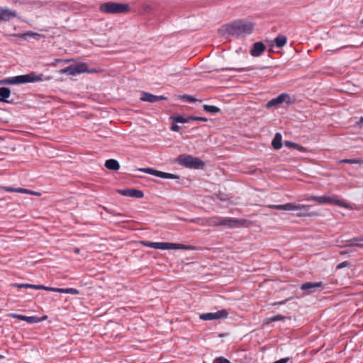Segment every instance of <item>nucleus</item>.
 Here are the masks:
<instances>
[{"label":"nucleus","mask_w":363,"mask_h":363,"mask_svg":"<svg viewBox=\"0 0 363 363\" xmlns=\"http://www.w3.org/2000/svg\"><path fill=\"white\" fill-rule=\"evenodd\" d=\"M24 189L23 188H16V192L18 193H23Z\"/></svg>","instance_id":"obj_50"},{"label":"nucleus","mask_w":363,"mask_h":363,"mask_svg":"<svg viewBox=\"0 0 363 363\" xmlns=\"http://www.w3.org/2000/svg\"><path fill=\"white\" fill-rule=\"evenodd\" d=\"M62 293L72 294V295H77L79 294V291L77 289H74V288H65V289L62 288Z\"/></svg>","instance_id":"obj_31"},{"label":"nucleus","mask_w":363,"mask_h":363,"mask_svg":"<svg viewBox=\"0 0 363 363\" xmlns=\"http://www.w3.org/2000/svg\"><path fill=\"white\" fill-rule=\"evenodd\" d=\"M182 99H186L189 102H193V101H196V99L194 98H193L192 96H191L189 95H186V94L182 96Z\"/></svg>","instance_id":"obj_38"},{"label":"nucleus","mask_w":363,"mask_h":363,"mask_svg":"<svg viewBox=\"0 0 363 363\" xmlns=\"http://www.w3.org/2000/svg\"><path fill=\"white\" fill-rule=\"evenodd\" d=\"M15 36H18V37H20L22 38H26V37L29 36V37H32V38L38 39L40 37V35L37 33L27 32V33H25L23 34H16V35H15Z\"/></svg>","instance_id":"obj_28"},{"label":"nucleus","mask_w":363,"mask_h":363,"mask_svg":"<svg viewBox=\"0 0 363 363\" xmlns=\"http://www.w3.org/2000/svg\"><path fill=\"white\" fill-rule=\"evenodd\" d=\"M47 79H49V78H45L43 74H36L34 72H30L27 74L18 75L16 77L3 79L0 80V84H21L26 83H33Z\"/></svg>","instance_id":"obj_3"},{"label":"nucleus","mask_w":363,"mask_h":363,"mask_svg":"<svg viewBox=\"0 0 363 363\" xmlns=\"http://www.w3.org/2000/svg\"><path fill=\"white\" fill-rule=\"evenodd\" d=\"M203 110L208 113H216L220 111V108L216 106L204 105Z\"/></svg>","instance_id":"obj_27"},{"label":"nucleus","mask_w":363,"mask_h":363,"mask_svg":"<svg viewBox=\"0 0 363 363\" xmlns=\"http://www.w3.org/2000/svg\"><path fill=\"white\" fill-rule=\"evenodd\" d=\"M286 302V300H284V301H280V302L274 303H273V305L274 306L282 305V304H284Z\"/></svg>","instance_id":"obj_49"},{"label":"nucleus","mask_w":363,"mask_h":363,"mask_svg":"<svg viewBox=\"0 0 363 363\" xmlns=\"http://www.w3.org/2000/svg\"><path fill=\"white\" fill-rule=\"evenodd\" d=\"M131 10L128 4L108 1L103 3L99 6V11L106 14L116 15L129 13Z\"/></svg>","instance_id":"obj_4"},{"label":"nucleus","mask_w":363,"mask_h":363,"mask_svg":"<svg viewBox=\"0 0 363 363\" xmlns=\"http://www.w3.org/2000/svg\"><path fill=\"white\" fill-rule=\"evenodd\" d=\"M228 312L225 310H220L213 313H206L201 314L200 315V318L203 320H217L220 318H225L228 316Z\"/></svg>","instance_id":"obj_8"},{"label":"nucleus","mask_w":363,"mask_h":363,"mask_svg":"<svg viewBox=\"0 0 363 363\" xmlns=\"http://www.w3.org/2000/svg\"><path fill=\"white\" fill-rule=\"evenodd\" d=\"M118 193L123 196L137 199H141L144 196V194L142 191L134 189H125L118 190Z\"/></svg>","instance_id":"obj_10"},{"label":"nucleus","mask_w":363,"mask_h":363,"mask_svg":"<svg viewBox=\"0 0 363 363\" xmlns=\"http://www.w3.org/2000/svg\"><path fill=\"white\" fill-rule=\"evenodd\" d=\"M348 265V262H341L339 264H337V269H342L343 267H345Z\"/></svg>","instance_id":"obj_43"},{"label":"nucleus","mask_w":363,"mask_h":363,"mask_svg":"<svg viewBox=\"0 0 363 363\" xmlns=\"http://www.w3.org/2000/svg\"><path fill=\"white\" fill-rule=\"evenodd\" d=\"M281 139L282 136L280 133H277L275 134L272 142V145L275 150H279L282 147Z\"/></svg>","instance_id":"obj_21"},{"label":"nucleus","mask_w":363,"mask_h":363,"mask_svg":"<svg viewBox=\"0 0 363 363\" xmlns=\"http://www.w3.org/2000/svg\"><path fill=\"white\" fill-rule=\"evenodd\" d=\"M223 217L215 216L209 220V225L212 226H222Z\"/></svg>","instance_id":"obj_24"},{"label":"nucleus","mask_w":363,"mask_h":363,"mask_svg":"<svg viewBox=\"0 0 363 363\" xmlns=\"http://www.w3.org/2000/svg\"><path fill=\"white\" fill-rule=\"evenodd\" d=\"M8 316L13 318L19 319L21 320L26 321L30 324L40 323L43 320V318H40L36 316H26V315H19V314H16V313H9L8 315Z\"/></svg>","instance_id":"obj_11"},{"label":"nucleus","mask_w":363,"mask_h":363,"mask_svg":"<svg viewBox=\"0 0 363 363\" xmlns=\"http://www.w3.org/2000/svg\"><path fill=\"white\" fill-rule=\"evenodd\" d=\"M359 124H363V117H361L359 121L358 122Z\"/></svg>","instance_id":"obj_52"},{"label":"nucleus","mask_w":363,"mask_h":363,"mask_svg":"<svg viewBox=\"0 0 363 363\" xmlns=\"http://www.w3.org/2000/svg\"><path fill=\"white\" fill-rule=\"evenodd\" d=\"M350 241L362 242L363 236L359 237V238H354L351 239Z\"/></svg>","instance_id":"obj_47"},{"label":"nucleus","mask_w":363,"mask_h":363,"mask_svg":"<svg viewBox=\"0 0 363 363\" xmlns=\"http://www.w3.org/2000/svg\"><path fill=\"white\" fill-rule=\"evenodd\" d=\"M354 247H345V249H347L344 253H349V252H355L356 250L354 249Z\"/></svg>","instance_id":"obj_44"},{"label":"nucleus","mask_w":363,"mask_h":363,"mask_svg":"<svg viewBox=\"0 0 363 363\" xmlns=\"http://www.w3.org/2000/svg\"><path fill=\"white\" fill-rule=\"evenodd\" d=\"M349 242H350V244L345 245L342 246V247H358L363 249V244L355 243L356 241H350V240H349Z\"/></svg>","instance_id":"obj_33"},{"label":"nucleus","mask_w":363,"mask_h":363,"mask_svg":"<svg viewBox=\"0 0 363 363\" xmlns=\"http://www.w3.org/2000/svg\"><path fill=\"white\" fill-rule=\"evenodd\" d=\"M284 102H286L287 104L291 103V97L289 94L283 93L279 94L277 97L274 98L269 101L267 104V107L270 108L274 106L281 104Z\"/></svg>","instance_id":"obj_9"},{"label":"nucleus","mask_w":363,"mask_h":363,"mask_svg":"<svg viewBox=\"0 0 363 363\" xmlns=\"http://www.w3.org/2000/svg\"><path fill=\"white\" fill-rule=\"evenodd\" d=\"M274 42L278 48L283 47L286 43V37L284 35H278Z\"/></svg>","instance_id":"obj_25"},{"label":"nucleus","mask_w":363,"mask_h":363,"mask_svg":"<svg viewBox=\"0 0 363 363\" xmlns=\"http://www.w3.org/2000/svg\"><path fill=\"white\" fill-rule=\"evenodd\" d=\"M16 288H24V289H41L42 285H35V284H13L12 285Z\"/></svg>","instance_id":"obj_23"},{"label":"nucleus","mask_w":363,"mask_h":363,"mask_svg":"<svg viewBox=\"0 0 363 363\" xmlns=\"http://www.w3.org/2000/svg\"><path fill=\"white\" fill-rule=\"evenodd\" d=\"M179 129H180V127L179 125H177L176 124H172V128H171V130L172 131L177 132V131H179Z\"/></svg>","instance_id":"obj_45"},{"label":"nucleus","mask_w":363,"mask_h":363,"mask_svg":"<svg viewBox=\"0 0 363 363\" xmlns=\"http://www.w3.org/2000/svg\"><path fill=\"white\" fill-rule=\"evenodd\" d=\"M213 363H230L229 360L224 357H217L213 360Z\"/></svg>","instance_id":"obj_35"},{"label":"nucleus","mask_w":363,"mask_h":363,"mask_svg":"<svg viewBox=\"0 0 363 363\" xmlns=\"http://www.w3.org/2000/svg\"><path fill=\"white\" fill-rule=\"evenodd\" d=\"M284 145L286 147H292L294 149H296L298 150H302L303 149V147L300 146L299 145L294 143L293 142L289 141V140H286L284 142Z\"/></svg>","instance_id":"obj_30"},{"label":"nucleus","mask_w":363,"mask_h":363,"mask_svg":"<svg viewBox=\"0 0 363 363\" xmlns=\"http://www.w3.org/2000/svg\"><path fill=\"white\" fill-rule=\"evenodd\" d=\"M138 170L140 172H145V173H147L151 175L156 176L160 178H162V174L164 172L162 171L156 170L152 168H141V169H139Z\"/></svg>","instance_id":"obj_22"},{"label":"nucleus","mask_w":363,"mask_h":363,"mask_svg":"<svg viewBox=\"0 0 363 363\" xmlns=\"http://www.w3.org/2000/svg\"><path fill=\"white\" fill-rule=\"evenodd\" d=\"M167 97L164 96H157L152 94L143 91L140 96V100L149 103H155L161 100H165Z\"/></svg>","instance_id":"obj_13"},{"label":"nucleus","mask_w":363,"mask_h":363,"mask_svg":"<svg viewBox=\"0 0 363 363\" xmlns=\"http://www.w3.org/2000/svg\"><path fill=\"white\" fill-rule=\"evenodd\" d=\"M4 190L8 192H16V188H13L10 186L4 187Z\"/></svg>","instance_id":"obj_41"},{"label":"nucleus","mask_w":363,"mask_h":363,"mask_svg":"<svg viewBox=\"0 0 363 363\" xmlns=\"http://www.w3.org/2000/svg\"><path fill=\"white\" fill-rule=\"evenodd\" d=\"M322 286V282H306L301 286V289L306 291L308 294L315 291V289L319 288Z\"/></svg>","instance_id":"obj_15"},{"label":"nucleus","mask_w":363,"mask_h":363,"mask_svg":"<svg viewBox=\"0 0 363 363\" xmlns=\"http://www.w3.org/2000/svg\"><path fill=\"white\" fill-rule=\"evenodd\" d=\"M331 203L338 206L348 208V204L346 203L343 200L337 199L333 196H325V203Z\"/></svg>","instance_id":"obj_17"},{"label":"nucleus","mask_w":363,"mask_h":363,"mask_svg":"<svg viewBox=\"0 0 363 363\" xmlns=\"http://www.w3.org/2000/svg\"><path fill=\"white\" fill-rule=\"evenodd\" d=\"M289 361V357L282 358L277 361L274 362L273 363H287Z\"/></svg>","instance_id":"obj_40"},{"label":"nucleus","mask_w":363,"mask_h":363,"mask_svg":"<svg viewBox=\"0 0 363 363\" xmlns=\"http://www.w3.org/2000/svg\"><path fill=\"white\" fill-rule=\"evenodd\" d=\"M315 201H317L320 204L325 203V196H317L314 198Z\"/></svg>","instance_id":"obj_37"},{"label":"nucleus","mask_w":363,"mask_h":363,"mask_svg":"<svg viewBox=\"0 0 363 363\" xmlns=\"http://www.w3.org/2000/svg\"><path fill=\"white\" fill-rule=\"evenodd\" d=\"M191 118H192L191 121H203V122L207 121V118H204V117L191 116Z\"/></svg>","instance_id":"obj_39"},{"label":"nucleus","mask_w":363,"mask_h":363,"mask_svg":"<svg viewBox=\"0 0 363 363\" xmlns=\"http://www.w3.org/2000/svg\"><path fill=\"white\" fill-rule=\"evenodd\" d=\"M165 250H192L193 247L179 243L166 242Z\"/></svg>","instance_id":"obj_16"},{"label":"nucleus","mask_w":363,"mask_h":363,"mask_svg":"<svg viewBox=\"0 0 363 363\" xmlns=\"http://www.w3.org/2000/svg\"><path fill=\"white\" fill-rule=\"evenodd\" d=\"M177 162L180 165L187 168L201 169L204 166L203 161L189 155H180L177 159Z\"/></svg>","instance_id":"obj_5"},{"label":"nucleus","mask_w":363,"mask_h":363,"mask_svg":"<svg viewBox=\"0 0 363 363\" xmlns=\"http://www.w3.org/2000/svg\"><path fill=\"white\" fill-rule=\"evenodd\" d=\"M266 47L262 42H257L253 45L250 50V55L253 57H259L265 50Z\"/></svg>","instance_id":"obj_14"},{"label":"nucleus","mask_w":363,"mask_h":363,"mask_svg":"<svg viewBox=\"0 0 363 363\" xmlns=\"http://www.w3.org/2000/svg\"><path fill=\"white\" fill-rule=\"evenodd\" d=\"M313 198H316V196H306V197L301 199V201H315V199H313Z\"/></svg>","instance_id":"obj_42"},{"label":"nucleus","mask_w":363,"mask_h":363,"mask_svg":"<svg viewBox=\"0 0 363 363\" xmlns=\"http://www.w3.org/2000/svg\"><path fill=\"white\" fill-rule=\"evenodd\" d=\"M311 205L298 204L295 203H286L285 204L268 205L267 208L279 211H296L295 216L297 217H311L316 215L313 212L309 211Z\"/></svg>","instance_id":"obj_2"},{"label":"nucleus","mask_w":363,"mask_h":363,"mask_svg":"<svg viewBox=\"0 0 363 363\" xmlns=\"http://www.w3.org/2000/svg\"><path fill=\"white\" fill-rule=\"evenodd\" d=\"M223 29L228 35L237 37L252 33L254 24L244 20H237L230 24L225 25Z\"/></svg>","instance_id":"obj_1"},{"label":"nucleus","mask_w":363,"mask_h":363,"mask_svg":"<svg viewBox=\"0 0 363 363\" xmlns=\"http://www.w3.org/2000/svg\"><path fill=\"white\" fill-rule=\"evenodd\" d=\"M340 162L347 163V164H357V163H359V161L357 160L344 159V160H340Z\"/></svg>","instance_id":"obj_36"},{"label":"nucleus","mask_w":363,"mask_h":363,"mask_svg":"<svg viewBox=\"0 0 363 363\" xmlns=\"http://www.w3.org/2000/svg\"><path fill=\"white\" fill-rule=\"evenodd\" d=\"M16 16L17 13L16 11L10 10L8 8L0 7V21H9Z\"/></svg>","instance_id":"obj_12"},{"label":"nucleus","mask_w":363,"mask_h":363,"mask_svg":"<svg viewBox=\"0 0 363 363\" xmlns=\"http://www.w3.org/2000/svg\"><path fill=\"white\" fill-rule=\"evenodd\" d=\"M143 244L153 249L165 250L166 247V242H145Z\"/></svg>","instance_id":"obj_20"},{"label":"nucleus","mask_w":363,"mask_h":363,"mask_svg":"<svg viewBox=\"0 0 363 363\" xmlns=\"http://www.w3.org/2000/svg\"><path fill=\"white\" fill-rule=\"evenodd\" d=\"M250 223V221L244 219L240 220L233 218H223L222 226L234 228L241 226H247Z\"/></svg>","instance_id":"obj_7"},{"label":"nucleus","mask_w":363,"mask_h":363,"mask_svg":"<svg viewBox=\"0 0 363 363\" xmlns=\"http://www.w3.org/2000/svg\"><path fill=\"white\" fill-rule=\"evenodd\" d=\"M60 72L68 75L76 76L84 72H94V70H89L86 63H77L62 69Z\"/></svg>","instance_id":"obj_6"},{"label":"nucleus","mask_w":363,"mask_h":363,"mask_svg":"<svg viewBox=\"0 0 363 363\" xmlns=\"http://www.w3.org/2000/svg\"><path fill=\"white\" fill-rule=\"evenodd\" d=\"M11 95V91L7 87H0V101L9 103L7 99Z\"/></svg>","instance_id":"obj_19"},{"label":"nucleus","mask_w":363,"mask_h":363,"mask_svg":"<svg viewBox=\"0 0 363 363\" xmlns=\"http://www.w3.org/2000/svg\"><path fill=\"white\" fill-rule=\"evenodd\" d=\"M105 167L111 170H118L120 169V164L114 159H109L106 161Z\"/></svg>","instance_id":"obj_18"},{"label":"nucleus","mask_w":363,"mask_h":363,"mask_svg":"<svg viewBox=\"0 0 363 363\" xmlns=\"http://www.w3.org/2000/svg\"><path fill=\"white\" fill-rule=\"evenodd\" d=\"M361 23L363 25V18H362V21Z\"/></svg>","instance_id":"obj_53"},{"label":"nucleus","mask_w":363,"mask_h":363,"mask_svg":"<svg viewBox=\"0 0 363 363\" xmlns=\"http://www.w3.org/2000/svg\"><path fill=\"white\" fill-rule=\"evenodd\" d=\"M74 252L75 253H77V254H79V252H80V250H79V248L75 247V248L74 249Z\"/></svg>","instance_id":"obj_51"},{"label":"nucleus","mask_w":363,"mask_h":363,"mask_svg":"<svg viewBox=\"0 0 363 363\" xmlns=\"http://www.w3.org/2000/svg\"><path fill=\"white\" fill-rule=\"evenodd\" d=\"M41 289L48 291L62 293V288L48 287V286L42 285Z\"/></svg>","instance_id":"obj_32"},{"label":"nucleus","mask_w":363,"mask_h":363,"mask_svg":"<svg viewBox=\"0 0 363 363\" xmlns=\"http://www.w3.org/2000/svg\"><path fill=\"white\" fill-rule=\"evenodd\" d=\"M23 194H30V195H36L37 194L36 192L26 189H24Z\"/></svg>","instance_id":"obj_46"},{"label":"nucleus","mask_w":363,"mask_h":363,"mask_svg":"<svg viewBox=\"0 0 363 363\" xmlns=\"http://www.w3.org/2000/svg\"><path fill=\"white\" fill-rule=\"evenodd\" d=\"M162 179H179V177L178 175H176L174 174L163 172Z\"/></svg>","instance_id":"obj_34"},{"label":"nucleus","mask_w":363,"mask_h":363,"mask_svg":"<svg viewBox=\"0 0 363 363\" xmlns=\"http://www.w3.org/2000/svg\"><path fill=\"white\" fill-rule=\"evenodd\" d=\"M172 120L174 122H176V123H189L190 121H191V116H189L187 118H184L182 116H175V117H172Z\"/></svg>","instance_id":"obj_26"},{"label":"nucleus","mask_w":363,"mask_h":363,"mask_svg":"<svg viewBox=\"0 0 363 363\" xmlns=\"http://www.w3.org/2000/svg\"><path fill=\"white\" fill-rule=\"evenodd\" d=\"M285 319V317L281 315H274L273 317H271V318H268L265 320L264 323L266 324H269L272 322H274V321H279V320H282Z\"/></svg>","instance_id":"obj_29"},{"label":"nucleus","mask_w":363,"mask_h":363,"mask_svg":"<svg viewBox=\"0 0 363 363\" xmlns=\"http://www.w3.org/2000/svg\"><path fill=\"white\" fill-rule=\"evenodd\" d=\"M226 69H229V70H236L238 72H242V71H245L246 69L245 68H238V69H235V68H227Z\"/></svg>","instance_id":"obj_48"}]
</instances>
